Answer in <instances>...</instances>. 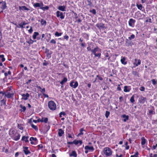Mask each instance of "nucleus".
Listing matches in <instances>:
<instances>
[{
	"mask_svg": "<svg viewBox=\"0 0 157 157\" xmlns=\"http://www.w3.org/2000/svg\"><path fill=\"white\" fill-rule=\"evenodd\" d=\"M19 25L21 28H24V27L23 26V25L22 23L19 24Z\"/></svg>",
	"mask_w": 157,
	"mask_h": 157,
	"instance_id": "nucleus-57",
	"label": "nucleus"
},
{
	"mask_svg": "<svg viewBox=\"0 0 157 157\" xmlns=\"http://www.w3.org/2000/svg\"><path fill=\"white\" fill-rule=\"evenodd\" d=\"M38 149L42 148L43 147V146L42 144H40L38 146Z\"/></svg>",
	"mask_w": 157,
	"mask_h": 157,
	"instance_id": "nucleus-49",
	"label": "nucleus"
},
{
	"mask_svg": "<svg viewBox=\"0 0 157 157\" xmlns=\"http://www.w3.org/2000/svg\"><path fill=\"white\" fill-rule=\"evenodd\" d=\"M139 155V153L137 151L136 152L135 154L133 155H132L130 157H137L138 155Z\"/></svg>",
	"mask_w": 157,
	"mask_h": 157,
	"instance_id": "nucleus-39",
	"label": "nucleus"
},
{
	"mask_svg": "<svg viewBox=\"0 0 157 157\" xmlns=\"http://www.w3.org/2000/svg\"><path fill=\"white\" fill-rule=\"evenodd\" d=\"M59 117H62V115H65V113L64 112H61L59 113Z\"/></svg>",
	"mask_w": 157,
	"mask_h": 157,
	"instance_id": "nucleus-44",
	"label": "nucleus"
},
{
	"mask_svg": "<svg viewBox=\"0 0 157 157\" xmlns=\"http://www.w3.org/2000/svg\"><path fill=\"white\" fill-rule=\"evenodd\" d=\"M48 9L49 7L47 6H46L44 7H43V6L42 7H40V9H42L44 11L45 10H48Z\"/></svg>",
	"mask_w": 157,
	"mask_h": 157,
	"instance_id": "nucleus-30",
	"label": "nucleus"
},
{
	"mask_svg": "<svg viewBox=\"0 0 157 157\" xmlns=\"http://www.w3.org/2000/svg\"><path fill=\"white\" fill-rule=\"evenodd\" d=\"M43 94L44 97H46L47 98H48V95L45 94Z\"/></svg>",
	"mask_w": 157,
	"mask_h": 157,
	"instance_id": "nucleus-61",
	"label": "nucleus"
},
{
	"mask_svg": "<svg viewBox=\"0 0 157 157\" xmlns=\"http://www.w3.org/2000/svg\"><path fill=\"white\" fill-rule=\"evenodd\" d=\"M153 112V111L152 110H150L149 111V114H151Z\"/></svg>",
	"mask_w": 157,
	"mask_h": 157,
	"instance_id": "nucleus-63",
	"label": "nucleus"
},
{
	"mask_svg": "<svg viewBox=\"0 0 157 157\" xmlns=\"http://www.w3.org/2000/svg\"><path fill=\"white\" fill-rule=\"evenodd\" d=\"M73 143L75 145H77L78 144V140H75L73 141Z\"/></svg>",
	"mask_w": 157,
	"mask_h": 157,
	"instance_id": "nucleus-45",
	"label": "nucleus"
},
{
	"mask_svg": "<svg viewBox=\"0 0 157 157\" xmlns=\"http://www.w3.org/2000/svg\"><path fill=\"white\" fill-rule=\"evenodd\" d=\"M31 81V79L29 80L26 83V84H28Z\"/></svg>",
	"mask_w": 157,
	"mask_h": 157,
	"instance_id": "nucleus-60",
	"label": "nucleus"
},
{
	"mask_svg": "<svg viewBox=\"0 0 157 157\" xmlns=\"http://www.w3.org/2000/svg\"><path fill=\"white\" fill-rule=\"evenodd\" d=\"M147 99L146 98L141 96L139 99V101L142 104L144 103L146 101Z\"/></svg>",
	"mask_w": 157,
	"mask_h": 157,
	"instance_id": "nucleus-4",
	"label": "nucleus"
},
{
	"mask_svg": "<svg viewBox=\"0 0 157 157\" xmlns=\"http://www.w3.org/2000/svg\"><path fill=\"white\" fill-rule=\"evenodd\" d=\"M23 151L25 155H27L30 153V152L28 150V147H23Z\"/></svg>",
	"mask_w": 157,
	"mask_h": 157,
	"instance_id": "nucleus-6",
	"label": "nucleus"
},
{
	"mask_svg": "<svg viewBox=\"0 0 157 157\" xmlns=\"http://www.w3.org/2000/svg\"><path fill=\"white\" fill-rule=\"evenodd\" d=\"M34 41L35 42L36 41H34L33 40H32L31 39H30L29 41H27L26 42L28 43L29 44H33Z\"/></svg>",
	"mask_w": 157,
	"mask_h": 157,
	"instance_id": "nucleus-37",
	"label": "nucleus"
},
{
	"mask_svg": "<svg viewBox=\"0 0 157 157\" xmlns=\"http://www.w3.org/2000/svg\"><path fill=\"white\" fill-rule=\"evenodd\" d=\"M30 140L31 141H32L33 140H34L35 141H36L37 140V139L36 138L31 137L30 139Z\"/></svg>",
	"mask_w": 157,
	"mask_h": 157,
	"instance_id": "nucleus-40",
	"label": "nucleus"
},
{
	"mask_svg": "<svg viewBox=\"0 0 157 157\" xmlns=\"http://www.w3.org/2000/svg\"><path fill=\"white\" fill-rule=\"evenodd\" d=\"M141 144L142 145H144L146 143V140L144 137H143L141 138Z\"/></svg>",
	"mask_w": 157,
	"mask_h": 157,
	"instance_id": "nucleus-23",
	"label": "nucleus"
},
{
	"mask_svg": "<svg viewBox=\"0 0 157 157\" xmlns=\"http://www.w3.org/2000/svg\"><path fill=\"white\" fill-rule=\"evenodd\" d=\"M148 21H149L150 23H151L152 22H151V18H149L148 19H147V20H146V22H148Z\"/></svg>",
	"mask_w": 157,
	"mask_h": 157,
	"instance_id": "nucleus-55",
	"label": "nucleus"
},
{
	"mask_svg": "<svg viewBox=\"0 0 157 157\" xmlns=\"http://www.w3.org/2000/svg\"><path fill=\"white\" fill-rule=\"evenodd\" d=\"M44 6V4L43 3H35L33 6L35 7H40H40H42Z\"/></svg>",
	"mask_w": 157,
	"mask_h": 157,
	"instance_id": "nucleus-8",
	"label": "nucleus"
},
{
	"mask_svg": "<svg viewBox=\"0 0 157 157\" xmlns=\"http://www.w3.org/2000/svg\"><path fill=\"white\" fill-rule=\"evenodd\" d=\"M41 91V92L43 93V94H44V93L45 92V88H44L43 89H42Z\"/></svg>",
	"mask_w": 157,
	"mask_h": 157,
	"instance_id": "nucleus-58",
	"label": "nucleus"
},
{
	"mask_svg": "<svg viewBox=\"0 0 157 157\" xmlns=\"http://www.w3.org/2000/svg\"><path fill=\"white\" fill-rule=\"evenodd\" d=\"M31 127L34 128L35 130H38V128H37V127L34 125L33 124H31Z\"/></svg>",
	"mask_w": 157,
	"mask_h": 157,
	"instance_id": "nucleus-29",
	"label": "nucleus"
},
{
	"mask_svg": "<svg viewBox=\"0 0 157 157\" xmlns=\"http://www.w3.org/2000/svg\"><path fill=\"white\" fill-rule=\"evenodd\" d=\"M64 38L66 39L67 40L69 38V36H64L63 37Z\"/></svg>",
	"mask_w": 157,
	"mask_h": 157,
	"instance_id": "nucleus-51",
	"label": "nucleus"
},
{
	"mask_svg": "<svg viewBox=\"0 0 157 157\" xmlns=\"http://www.w3.org/2000/svg\"><path fill=\"white\" fill-rule=\"evenodd\" d=\"M70 157L73 156L74 157H76L77 156V154L75 151H72L71 153L70 154Z\"/></svg>",
	"mask_w": 157,
	"mask_h": 157,
	"instance_id": "nucleus-16",
	"label": "nucleus"
},
{
	"mask_svg": "<svg viewBox=\"0 0 157 157\" xmlns=\"http://www.w3.org/2000/svg\"><path fill=\"white\" fill-rule=\"evenodd\" d=\"M122 117L124 119L123 120L124 122H126L127 120H128L129 119V117L128 115H123L122 116Z\"/></svg>",
	"mask_w": 157,
	"mask_h": 157,
	"instance_id": "nucleus-15",
	"label": "nucleus"
},
{
	"mask_svg": "<svg viewBox=\"0 0 157 157\" xmlns=\"http://www.w3.org/2000/svg\"><path fill=\"white\" fill-rule=\"evenodd\" d=\"M130 89L128 88L127 86H125L124 87V91L125 92H128L130 91Z\"/></svg>",
	"mask_w": 157,
	"mask_h": 157,
	"instance_id": "nucleus-24",
	"label": "nucleus"
},
{
	"mask_svg": "<svg viewBox=\"0 0 157 157\" xmlns=\"http://www.w3.org/2000/svg\"><path fill=\"white\" fill-rule=\"evenodd\" d=\"M62 34L61 33H59L58 32H56L55 33V35L56 36H61Z\"/></svg>",
	"mask_w": 157,
	"mask_h": 157,
	"instance_id": "nucleus-33",
	"label": "nucleus"
},
{
	"mask_svg": "<svg viewBox=\"0 0 157 157\" xmlns=\"http://www.w3.org/2000/svg\"><path fill=\"white\" fill-rule=\"evenodd\" d=\"M120 101L121 102L123 100V97L121 96L119 98Z\"/></svg>",
	"mask_w": 157,
	"mask_h": 157,
	"instance_id": "nucleus-59",
	"label": "nucleus"
},
{
	"mask_svg": "<svg viewBox=\"0 0 157 157\" xmlns=\"http://www.w3.org/2000/svg\"><path fill=\"white\" fill-rule=\"evenodd\" d=\"M74 83V82L73 81H72L70 83V85L73 88V86H74V85H73V83Z\"/></svg>",
	"mask_w": 157,
	"mask_h": 157,
	"instance_id": "nucleus-53",
	"label": "nucleus"
},
{
	"mask_svg": "<svg viewBox=\"0 0 157 157\" xmlns=\"http://www.w3.org/2000/svg\"><path fill=\"white\" fill-rule=\"evenodd\" d=\"M64 134V131L61 129H59L58 135L60 137L62 135Z\"/></svg>",
	"mask_w": 157,
	"mask_h": 157,
	"instance_id": "nucleus-17",
	"label": "nucleus"
},
{
	"mask_svg": "<svg viewBox=\"0 0 157 157\" xmlns=\"http://www.w3.org/2000/svg\"><path fill=\"white\" fill-rule=\"evenodd\" d=\"M48 121V118L47 117L45 118L43 120V121L45 123H47Z\"/></svg>",
	"mask_w": 157,
	"mask_h": 157,
	"instance_id": "nucleus-48",
	"label": "nucleus"
},
{
	"mask_svg": "<svg viewBox=\"0 0 157 157\" xmlns=\"http://www.w3.org/2000/svg\"><path fill=\"white\" fill-rule=\"evenodd\" d=\"M91 52L94 54H95L96 52H101V50L98 47H97L94 48V49L92 50Z\"/></svg>",
	"mask_w": 157,
	"mask_h": 157,
	"instance_id": "nucleus-5",
	"label": "nucleus"
},
{
	"mask_svg": "<svg viewBox=\"0 0 157 157\" xmlns=\"http://www.w3.org/2000/svg\"><path fill=\"white\" fill-rule=\"evenodd\" d=\"M20 107L22 109H23V110L20 109V111L21 112L23 111V112H24L25 111L26 108L25 106H23L21 104L20 105Z\"/></svg>",
	"mask_w": 157,
	"mask_h": 157,
	"instance_id": "nucleus-20",
	"label": "nucleus"
},
{
	"mask_svg": "<svg viewBox=\"0 0 157 157\" xmlns=\"http://www.w3.org/2000/svg\"><path fill=\"white\" fill-rule=\"evenodd\" d=\"M33 31V30L32 29V27H31L30 29L29 30V33H32Z\"/></svg>",
	"mask_w": 157,
	"mask_h": 157,
	"instance_id": "nucleus-52",
	"label": "nucleus"
},
{
	"mask_svg": "<svg viewBox=\"0 0 157 157\" xmlns=\"http://www.w3.org/2000/svg\"><path fill=\"white\" fill-rule=\"evenodd\" d=\"M110 114V112L108 111H106L105 113V116L106 118H108Z\"/></svg>",
	"mask_w": 157,
	"mask_h": 157,
	"instance_id": "nucleus-36",
	"label": "nucleus"
},
{
	"mask_svg": "<svg viewBox=\"0 0 157 157\" xmlns=\"http://www.w3.org/2000/svg\"><path fill=\"white\" fill-rule=\"evenodd\" d=\"M97 77H98V79L102 81L103 80V78L99 76L98 75L97 76Z\"/></svg>",
	"mask_w": 157,
	"mask_h": 157,
	"instance_id": "nucleus-50",
	"label": "nucleus"
},
{
	"mask_svg": "<svg viewBox=\"0 0 157 157\" xmlns=\"http://www.w3.org/2000/svg\"><path fill=\"white\" fill-rule=\"evenodd\" d=\"M19 9L20 10H29V9H28V8H27L25 6H19Z\"/></svg>",
	"mask_w": 157,
	"mask_h": 157,
	"instance_id": "nucleus-11",
	"label": "nucleus"
},
{
	"mask_svg": "<svg viewBox=\"0 0 157 157\" xmlns=\"http://www.w3.org/2000/svg\"><path fill=\"white\" fill-rule=\"evenodd\" d=\"M7 7V6H6V3H4L2 5V6L1 7L2 9V10H4Z\"/></svg>",
	"mask_w": 157,
	"mask_h": 157,
	"instance_id": "nucleus-26",
	"label": "nucleus"
},
{
	"mask_svg": "<svg viewBox=\"0 0 157 157\" xmlns=\"http://www.w3.org/2000/svg\"><path fill=\"white\" fill-rule=\"evenodd\" d=\"M140 89L141 91H144L145 90V88L144 86H141Z\"/></svg>",
	"mask_w": 157,
	"mask_h": 157,
	"instance_id": "nucleus-47",
	"label": "nucleus"
},
{
	"mask_svg": "<svg viewBox=\"0 0 157 157\" xmlns=\"http://www.w3.org/2000/svg\"><path fill=\"white\" fill-rule=\"evenodd\" d=\"M137 61H138V62L137 63H134V64L135 65V66L137 67L139 65H140L141 63V60L140 59L137 60V59H135V61L136 62Z\"/></svg>",
	"mask_w": 157,
	"mask_h": 157,
	"instance_id": "nucleus-14",
	"label": "nucleus"
},
{
	"mask_svg": "<svg viewBox=\"0 0 157 157\" xmlns=\"http://www.w3.org/2000/svg\"><path fill=\"white\" fill-rule=\"evenodd\" d=\"M50 43L52 44H56V40L54 39H52L51 41L50 42Z\"/></svg>",
	"mask_w": 157,
	"mask_h": 157,
	"instance_id": "nucleus-43",
	"label": "nucleus"
},
{
	"mask_svg": "<svg viewBox=\"0 0 157 157\" xmlns=\"http://www.w3.org/2000/svg\"><path fill=\"white\" fill-rule=\"evenodd\" d=\"M67 78L66 77H64L63 79L60 82V83L61 85H63L64 83L67 82Z\"/></svg>",
	"mask_w": 157,
	"mask_h": 157,
	"instance_id": "nucleus-21",
	"label": "nucleus"
},
{
	"mask_svg": "<svg viewBox=\"0 0 157 157\" xmlns=\"http://www.w3.org/2000/svg\"><path fill=\"white\" fill-rule=\"evenodd\" d=\"M40 22L42 25H46V21L43 19H42L41 20Z\"/></svg>",
	"mask_w": 157,
	"mask_h": 157,
	"instance_id": "nucleus-27",
	"label": "nucleus"
},
{
	"mask_svg": "<svg viewBox=\"0 0 157 157\" xmlns=\"http://www.w3.org/2000/svg\"><path fill=\"white\" fill-rule=\"evenodd\" d=\"M91 12L94 14H95L96 13V11L94 9H93L92 10Z\"/></svg>",
	"mask_w": 157,
	"mask_h": 157,
	"instance_id": "nucleus-54",
	"label": "nucleus"
},
{
	"mask_svg": "<svg viewBox=\"0 0 157 157\" xmlns=\"http://www.w3.org/2000/svg\"><path fill=\"white\" fill-rule=\"evenodd\" d=\"M5 96L6 97L8 98H10L13 97L14 94L13 93H10L9 92H5Z\"/></svg>",
	"mask_w": 157,
	"mask_h": 157,
	"instance_id": "nucleus-7",
	"label": "nucleus"
},
{
	"mask_svg": "<svg viewBox=\"0 0 157 157\" xmlns=\"http://www.w3.org/2000/svg\"><path fill=\"white\" fill-rule=\"evenodd\" d=\"M74 85V86H73V88H75L76 87H77L78 85V84L77 82V81L75 82V84H74V85Z\"/></svg>",
	"mask_w": 157,
	"mask_h": 157,
	"instance_id": "nucleus-38",
	"label": "nucleus"
},
{
	"mask_svg": "<svg viewBox=\"0 0 157 157\" xmlns=\"http://www.w3.org/2000/svg\"><path fill=\"white\" fill-rule=\"evenodd\" d=\"M20 137V135L19 134H17V136H15L13 137V139L17 141L19 140Z\"/></svg>",
	"mask_w": 157,
	"mask_h": 157,
	"instance_id": "nucleus-19",
	"label": "nucleus"
},
{
	"mask_svg": "<svg viewBox=\"0 0 157 157\" xmlns=\"http://www.w3.org/2000/svg\"><path fill=\"white\" fill-rule=\"evenodd\" d=\"M48 106L49 109L52 110H55L56 108V103L52 101H50L48 102Z\"/></svg>",
	"mask_w": 157,
	"mask_h": 157,
	"instance_id": "nucleus-1",
	"label": "nucleus"
},
{
	"mask_svg": "<svg viewBox=\"0 0 157 157\" xmlns=\"http://www.w3.org/2000/svg\"><path fill=\"white\" fill-rule=\"evenodd\" d=\"M28 136H22L21 140H24L25 142H29V141L28 140Z\"/></svg>",
	"mask_w": 157,
	"mask_h": 157,
	"instance_id": "nucleus-18",
	"label": "nucleus"
},
{
	"mask_svg": "<svg viewBox=\"0 0 157 157\" xmlns=\"http://www.w3.org/2000/svg\"><path fill=\"white\" fill-rule=\"evenodd\" d=\"M135 22L136 21L135 20L132 18L130 19L128 21L129 25L131 26H132L134 24Z\"/></svg>",
	"mask_w": 157,
	"mask_h": 157,
	"instance_id": "nucleus-10",
	"label": "nucleus"
},
{
	"mask_svg": "<svg viewBox=\"0 0 157 157\" xmlns=\"http://www.w3.org/2000/svg\"><path fill=\"white\" fill-rule=\"evenodd\" d=\"M152 83L154 85H155L157 84V81L155 79L151 80Z\"/></svg>",
	"mask_w": 157,
	"mask_h": 157,
	"instance_id": "nucleus-41",
	"label": "nucleus"
},
{
	"mask_svg": "<svg viewBox=\"0 0 157 157\" xmlns=\"http://www.w3.org/2000/svg\"><path fill=\"white\" fill-rule=\"evenodd\" d=\"M39 33H38L37 32H35L34 33V34L33 36V38L34 39H35L36 38V36L39 35Z\"/></svg>",
	"mask_w": 157,
	"mask_h": 157,
	"instance_id": "nucleus-25",
	"label": "nucleus"
},
{
	"mask_svg": "<svg viewBox=\"0 0 157 157\" xmlns=\"http://www.w3.org/2000/svg\"><path fill=\"white\" fill-rule=\"evenodd\" d=\"M65 8H66V7L64 6H59L58 7V9L60 10H61V11H64L65 10Z\"/></svg>",
	"mask_w": 157,
	"mask_h": 157,
	"instance_id": "nucleus-13",
	"label": "nucleus"
},
{
	"mask_svg": "<svg viewBox=\"0 0 157 157\" xmlns=\"http://www.w3.org/2000/svg\"><path fill=\"white\" fill-rule=\"evenodd\" d=\"M74 14L75 15V18L77 19L78 18V17L77 16V14L76 13H74Z\"/></svg>",
	"mask_w": 157,
	"mask_h": 157,
	"instance_id": "nucleus-64",
	"label": "nucleus"
},
{
	"mask_svg": "<svg viewBox=\"0 0 157 157\" xmlns=\"http://www.w3.org/2000/svg\"><path fill=\"white\" fill-rule=\"evenodd\" d=\"M120 85H118V86H117V89L119 91H120L121 90V87H120Z\"/></svg>",
	"mask_w": 157,
	"mask_h": 157,
	"instance_id": "nucleus-56",
	"label": "nucleus"
},
{
	"mask_svg": "<svg viewBox=\"0 0 157 157\" xmlns=\"http://www.w3.org/2000/svg\"><path fill=\"white\" fill-rule=\"evenodd\" d=\"M56 16L57 17H60V18L62 19L64 18V16L63 15V13L59 11H57L56 12Z\"/></svg>",
	"mask_w": 157,
	"mask_h": 157,
	"instance_id": "nucleus-3",
	"label": "nucleus"
},
{
	"mask_svg": "<svg viewBox=\"0 0 157 157\" xmlns=\"http://www.w3.org/2000/svg\"><path fill=\"white\" fill-rule=\"evenodd\" d=\"M135 36L134 35L132 34L131 36L130 37H129L128 38L129 39V40H131L132 39H134L135 38Z\"/></svg>",
	"mask_w": 157,
	"mask_h": 157,
	"instance_id": "nucleus-42",
	"label": "nucleus"
},
{
	"mask_svg": "<svg viewBox=\"0 0 157 157\" xmlns=\"http://www.w3.org/2000/svg\"><path fill=\"white\" fill-rule=\"evenodd\" d=\"M96 26L98 28H104V25L103 24L101 25H99V24H97L96 25Z\"/></svg>",
	"mask_w": 157,
	"mask_h": 157,
	"instance_id": "nucleus-34",
	"label": "nucleus"
},
{
	"mask_svg": "<svg viewBox=\"0 0 157 157\" xmlns=\"http://www.w3.org/2000/svg\"><path fill=\"white\" fill-rule=\"evenodd\" d=\"M130 101L132 103H133L135 101L134 96V95H132L130 99Z\"/></svg>",
	"mask_w": 157,
	"mask_h": 157,
	"instance_id": "nucleus-31",
	"label": "nucleus"
},
{
	"mask_svg": "<svg viewBox=\"0 0 157 157\" xmlns=\"http://www.w3.org/2000/svg\"><path fill=\"white\" fill-rule=\"evenodd\" d=\"M95 57H98V58H99L100 57L101 55V52H98V53H96L95 54H94Z\"/></svg>",
	"mask_w": 157,
	"mask_h": 157,
	"instance_id": "nucleus-28",
	"label": "nucleus"
},
{
	"mask_svg": "<svg viewBox=\"0 0 157 157\" xmlns=\"http://www.w3.org/2000/svg\"><path fill=\"white\" fill-rule=\"evenodd\" d=\"M84 130L83 128H81L80 129V132L78 134V136H80V135H83V133H82V132Z\"/></svg>",
	"mask_w": 157,
	"mask_h": 157,
	"instance_id": "nucleus-35",
	"label": "nucleus"
},
{
	"mask_svg": "<svg viewBox=\"0 0 157 157\" xmlns=\"http://www.w3.org/2000/svg\"><path fill=\"white\" fill-rule=\"evenodd\" d=\"M22 96L23 97L22 99L25 100L28 99V98L29 97V95L28 93H27L26 94H23Z\"/></svg>",
	"mask_w": 157,
	"mask_h": 157,
	"instance_id": "nucleus-9",
	"label": "nucleus"
},
{
	"mask_svg": "<svg viewBox=\"0 0 157 157\" xmlns=\"http://www.w3.org/2000/svg\"><path fill=\"white\" fill-rule=\"evenodd\" d=\"M125 58L124 57H123L122 59H121V61L123 64L124 65L127 64V62L125 61Z\"/></svg>",
	"mask_w": 157,
	"mask_h": 157,
	"instance_id": "nucleus-22",
	"label": "nucleus"
},
{
	"mask_svg": "<svg viewBox=\"0 0 157 157\" xmlns=\"http://www.w3.org/2000/svg\"><path fill=\"white\" fill-rule=\"evenodd\" d=\"M136 6L138 8L141 10L142 8V6L141 4L139 5L138 4H136Z\"/></svg>",
	"mask_w": 157,
	"mask_h": 157,
	"instance_id": "nucleus-32",
	"label": "nucleus"
},
{
	"mask_svg": "<svg viewBox=\"0 0 157 157\" xmlns=\"http://www.w3.org/2000/svg\"><path fill=\"white\" fill-rule=\"evenodd\" d=\"M85 149L86 150H89L93 151L94 149L93 147H89L88 146L86 145L85 147Z\"/></svg>",
	"mask_w": 157,
	"mask_h": 157,
	"instance_id": "nucleus-12",
	"label": "nucleus"
},
{
	"mask_svg": "<svg viewBox=\"0 0 157 157\" xmlns=\"http://www.w3.org/2000/svg\"><path fill=\"white\" fill-rule=\"evenodd\" d=\"M67 144H73V142H67Z\"/></svg>",
	"mask_w": 157,
	"mask_h": 157,
	"instance_id": "nucleus-62",
	"label": "nucleus"
},
{
	"mask_svg": "<svg viewBox=\"0 0 157 157\" xmlns=\"http://www.w3.org/2000/svg\"><path fill=\"white\" fill-rule=\"evenodd\" d=\"M48 63L46 62V61L45 60H44V62L43 63V65L44 66H46L48 65Z\"/></svg>",
	"mask_w": 157,
	"mask_h": 157,
	"instance_id": "nucleus-46",
	"label": "nucleus"
},
{
	"mask_svg": "<svg viewBox=\"0 0 157 157\" xmlns=\"http://www.w3.org/2000/svg\"><path fill=\"white\" fill-rule=\"evenodd\" d=\"M104 154L106 156H110L111 155L112 151L108 147H105L104 149Z\"/></svg>",
	"mask_w": 157,
	"mask_h": 157,
	"instance_id": "nucleus-2",
	"label": "nucleus"
}]
</instances>
